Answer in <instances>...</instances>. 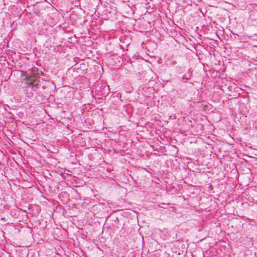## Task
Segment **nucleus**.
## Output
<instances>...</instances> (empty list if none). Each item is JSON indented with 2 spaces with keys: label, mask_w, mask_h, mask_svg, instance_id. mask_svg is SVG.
I'll list each match as a JSON object with an SVG mask.
<instances>
[{
  "label": "nucleus",
  "mask_w": 257,
  "mask_h": 257,
  "mask_svg": "<svg viewBox=\"0 0 257 257\" xmlns=\"http://www.w3.org/2000/svg\"><path fill=\"white\" fill-rule=\"evenodd\" d=\"M25 79L27 81H35V76L32 75H26Z\"/></svg>",
  "instance_id": "f257e3e1"
},
{
  "label": "nucleus",
  "mask_w": 257,
  "mask_h": 257,
  "mask_svg": "<svg viewBox=\"0 0 257 257\" xmlns=\"http://www.w3.org/2000/svg\"><path fill=\"white\" fill-rule=\"evenodd\" d=\"M31 73L33 76L39 75L38 69L36 67H33L31 69Z\"/></svg>",
  "instance_id": "f03ea898"
},
{
  "label": "nucleus",
  "mask_w": 257,
  "mask_h": 257,
  "mask_svg": "<svg viewBox=\"0 0 257 257\" xmlns=\"http://www.w3.org/2000/svg\"><path fill=\"white\" fill-rule=\"evenodd\" d=\"M33 81L31 82H26V84L28 87H33V86H34L35 84L33 82Z\"/></svg>",
  "instance_id": "7ed1b4c3"
},
{
  "label": "nucleus",
  "mask_w": 257,
  "mask_h": 257,
  "mask_svg": "<svg viewBox=\"0 0 257 257\" xmlns=\"http://www.w3.org/2000/svg\"><path fill=\"white\" fill-rule=\"evenodd\" d=\"M182 79L184 80V82H186L187 80H189V78H186L185 76L182 77Z\"/></svg>",
  "instance_id": "20e7f679"
},
{
  "label": "nucleus",
  "mask_w": 257,
  "mask_h": 257,
  "mask_svg": "<svg viewBox=\"0 0 257 257\" xmlns=\"http://www.w3.org/2000/svg\"><path fill=\"white\" fill-rule=\"evenodd\" d=\"M33 87H35L36 88H39V84H35L34 86H33Z\"/></svg>",
  "instance_id": "39448f33"
}]
</instances>
